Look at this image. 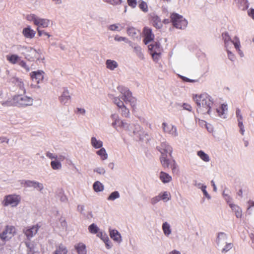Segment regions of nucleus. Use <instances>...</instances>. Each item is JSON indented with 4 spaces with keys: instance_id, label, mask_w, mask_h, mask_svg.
<instances>
[{
    "instance_id": "nucleus-1",
    "label": "nucleus",
    "mask_w": 254,
    "mask_h": 254,
    "mask_svg": "<svg viewBox=\"0 0 254 254\" xmlns=\"http://www.w3.org/2000/svg\"><path fill=\"white\" fill-rule=\"evenodd\" d=\"M193 100L197 105V111L203 114H210V109L213 104V101L210 96L206 93L193 95Z\"/></svg>"
},
{
    "instance_id": "nucleus-2",
    "label": "nucleus",
    "mask_w": 254,
    "mask_h": 254,
    "mask_svg": "<svg viewBox=\"0 0 254 254\" xmlns=\"http://www.w3.org/2000/svg\"><path fill=\"white\" fill-rule=\"evenodd\" d=\"M117 89L122 94V99L125 103H129L133 109L136 105V100L132 96L131 93L127 88L123 86H119Z\"/></svg>"
},
{
    "instance_id": "nucleus-3",
    "label": "nucleus",
    "mask_w": 254,
    "mask_h": 254,
    "mask_svg": "<svg viewBox=\"0 0 254 254\" xmlns=\"http://www.w3.org/2000/svg\"><path fill=\"white\" fill-rule=\"evenodd\" d=\"M14 104L16 106L26 107L31 106L33 104V99L25 95H17L13 97Z\"/></svg>"
},
{
    "instance_id": "nucleus-4",
    "label": "nucleus",
    "mask_w": 254,
    "mask_h": 254,
    "mask_svg": "<svg viewBox=\"0 0 254 254\" xmlns=\"http://www.w3.org/2000/svg\"><path fill=\"white\" fill-rule=\"evenodd\" d=\"M171 21L174 27L178 29H184L187 26V21L183 17L176 13H173L170 16Z\"/></svg>"
},
{
    "instance_id": "nucleus-5",
    "label": "nucleus",
    "mask_w": 254,
    "mask_h": 254,
    "mask_svg": "<svg viewBox=\"0 0 254 254\" xmlns=\"http://www.w3.org/2000/svg\"><path fill=\"white\" fill-rule=\"evenodd\" d=\"M16 233V228L10 225H6L4 229L0 233V239L5 243L10 240Z\"/></svg>"
},
{
    "instance_id": "nucleus-6",
    "label": "nucleus",
    "mask_w": 254,
    "mask_h": 254,
    "mask_svg": "<svg viewBox=\"0 0 254 254\" xmlns=\"http://www.w3.org/2000/svg\"><path fill=\"white\" fill-rule=\"evenodd\" d=\"M26 19L28 21H33L34 24L39 28V27H48L50 22L49 19L39 18L34 14L27 15Z\"/></svg>"
},
{
    "instance_id": "nucleus-7",
    "label": "nucleus",
    "mask_w": 254,
    "mask_h": 254,
    "mask_svg": "<svg viewBox=\"0 0 254 254\" xmlns=\"http://www.w3.org/2000/svg\"><path fill=\"white\" fill-rule=\"evenodd\" d=\"M21 197L19 195L10 194L5 196L3 203L4 206L11 205L12 207L17 206L20 202Z\"/></svg>"
},
{
    "instance_id": "nucleus-8",
    "label": "nucleus",
    "mask_w": 254,
    "mask_h": 254,
    "mask_svg": "<svg viewBox=\"0 0 254 254\" xmlns=\"http://www.w3.org/2000/svg\"><path fill=\"white\" fill-rule=\"evenodd\" d=\"M148 50L153 60L157 61L161 55L160 44L157 42L150 44Z\"/></svg>"
},
{
    "instance_id": "nucleus-9",
    "label": "nucleus",
    "mask_w": 254,
    "mask_h": 254,
    "mask_svg": "<svg viewBox=\"0 0 254 254\" xmlns=\"http://www.w3.org/2000/svg\"><path fill=\"white\" fill-rule=\"evenodd\" d=\"M111 118L114 120L113 122L112 123V126L116 129H118V128L125 129H128L129 125L126 122H125L123 120L119 119L117 116H116L115 115H112L111 116Z\"/></svg>"
},
{
    "instance_id": "nucleus-10",
    "label": "nucleus",
    "mask_w": 254,
    "mask_h": 254,
    "mask_svg": "<svg viewBox=\"0 0 254 254\" xmlns=\"http://www.w3.org/2000/svg\"><path fill=\"white\" fill-rule=\"evenodd\" d=\"M114 102L115 104L118 106L119 109H121L122 116L126 118L129 117V111L125 106L124 102L118 97L115 98Z\"/></svg>"
},
{
    "instance_id": "nucleus-11",
    "label": "nucleus",
    "mask_w": 254,
    "mask_h": 254,
    "mask_svg": "<svg viewBox=\"0 0 254 254\" xmlns=\"http://www.w3.org/2000/svg\"><path fill=\"white\" fill-rule=\"evenodd\" d=\"M40 226L38 224L31 227H27L23 229V232L28 239H30L35 235Z\"/></svg>"
},
{
    "instance_id": "nucleus-12",
    "label": "nucleus",
    "mask_w": 254,
    "mask_h": 254,
    "mask_svg": "<svg viewBox=\"0 0 254 254\" xmlns=\"http://www.w3.org/2000/svg\"><path fill=\"white\" fill-rule=\"evenodd\" d=\"M143 35L144 37L143 42L145 45L154 40V35L150 28L144 27L143 29Z\"/></svg>"
},
{
    "instance_id": "nucleus-13",
    "label": "nucleus",
    "mask_w": 254,
    "mask_h": 254,
    "mask_svg": "<svg viewBox=\"0 0 254 254\" xmlns=\"http://www.w3.org/2000/svg\"><path fill=\"white\" fill-rule=\"evenodd\" d=\"M149 20L156 28L160 29L162 27V23L160 18L155 13H151L149 15Z\"/></svg>"
},
{
    "instance_id": "nucleus-14",
    "label": "nucleus",
    "mask_w": 254,
    "mask_h": 254,
    "mask_svg": "<svg viewBox=\"0 0 254 254\" xmlns=\"http://www.w3.org/2000/svg\"><path fill=\"white\" fill-rule=\"evenodd\" d=\"M43 72L41 70L32 71L30 73L31 78L32 81H35L37 83H39L40 81L43 80L44 76Z\"/></svg>"
},
{
    "instance_id": "nucleus-15",
    "label": "nucleus",
    "mask_w": 254,
    "mask_h": 254,
    "mask_svg": "<svg viewBox=\"0 0 254 254\" xmlns=\"http://www.w3.org/2000/svg\"><path fill=\"white\" fill-rule=\"evenodd\" d=\"M236 117L238 122V127L240 129V132L242 135L244 134L245 132L244 126L243 125V117L241 113V110L239 109H237L236 111Z\"/></svg>"
},
{
    "instance_id": "nucleus-16",
    "label": "nucleus",
    "mask_w": 254,
    "mask_h": 254,
    "mask_svg": "<svg viewBox=\"0 0 254 254\" xmlns=\"http://www.w3.org/2000/svg\"><path fill=\"white\" fill-rule=\"evenodd\" d=\"M163 130L165 132L172 134L174 136L177 135V132L176 127L172 125H168L165 123H163Z\"/></svg>"
},
{
    "instance_id": "nucleus-17",
    "label": "nucleus",
    "mask_w": 254,
    "mask_h": 254,
    "mask_svg": "<svg viewBox=\"0 0 254 254\" xmlns=\"http://www.w3.org/2000/svg\"><path fill=\"white\" fill-rule=\"evenodd\" d=\"M35 34L36 32L32 29L29 26L22 30V34L26 38L32 39L34 37Z\"/></svg>"
},
{
    "instance_id": "nucleus-18",
    "label": "nucleus",
    "mask_w": 254,
    "mask_h": 254,
    "mask_svg": "<svg viewBox=\"0 0 254 254\" xmlns=\"http://www.w3.org/2000/svg\"><path fill=\"white\" fill-rule=\"evenodd\" d=\"M159 151L161 154L169 153L171 154L172 148L166 142H162L159 147Z\"/></svg>"
},
{
    "instance_id": "nucleus-19",
    "label": "nucleus",
    "mask_w": 254,
    "mask_h": 254,
    "mask_svg": "<svg viewBox=\"0 0 254 254\" xmlns=\"http://www.w3.org/2000/svg\"><path fill=\"white\" fill-rule=\"evenodd\" d=\"M60 102L65 105L70 100L69 92L67 90H64L62 95L59 97Z\"/></svg>"
},
{
    "instance_id": "nucleus-20",
    "label": "nucleus",
    "mask_w": 254,
    "mask_h": 254,
    "mask_svg": "<svg viewBox=\"0 0 254 254\" xmlns=\"http://www.w3.org/2000/svg\"><path fill=\"white\" fill-rule=\"evenodd\" d=\"M129 45L131 46L133 49V52L140 59L144 58L143 54L142 52V49L139 46L136 44H133L131 42L129 43Z\"/></svg>"
},
{
    "instance_id": "nucleus-21",
    "label": "nucleus",
    "mask_w": 254,
    "mask_h": 254,
    "mask_svg": "<svg viewBox=\"0 0 254 254\" xmlns=\"http://www.w3.org/2000/svg\"><path fill=\"white\" fill-rule=\"evenodd\" d=\"M110 236L112 239L117 242H121L122 241L121 235L116 230H110Z\"/></svg>"
},
{
    "instance_id": "nucleus-22",
    "label": "nucleus",
    "mask_w": 254,
    "mask_h": 254,
    "mask_svg": "<svg viewBox=\"0 0 254 254\" xmlns=\"http://www.w3.org/2000/svg\"><path fill=\"white\" fill-rule=\"evenodd\" d=\"M74 248L78 254H87V251L85 244L82 243H79L75 245Z\"/></svg>"
},
{
    "instance_id": "nucleus-23",
    "label": "nucleus",
    "mask_w": 254,
    "mask_h": 254,
    "mask_svg": "<svg viewBox=\"0 0 254 254\" xmlns=\"http://www.w3.org/2000/svg\"><path fill=\"white\" fill-rule=\"evenodd\" d=\"M229 206L235 212L236 216L238 218H241L242 216V211L240 207L233 203H229Z\"/></svg>"
},
{
    "instance_id": "nucleus-24",
    "label": "nucleus",
    "mask_w": 254,
    "mask_h": 254,
    "mask_svg": "<svg viewBox=\"0 0 254 254\" xmlns=\"http://www.w3.org/2000/svg\"><path fill=\"white\" fill-rule=\"evenodd\" d=\"M159 178L163 183H169L172 180L171 176L163 171L160 172Z\"/></svg>"
},
{
    "instance_id": "nucleus-25",
    "label": "nucleus",
    "mask_w": 254,
    "mask_h": 254,
    "mask_svg": "<svg viewBox=\"0 0 254 254\" xmlns=\"http://www.w3.org/2000/svg\"><path fill=\"white\" fill-rule=\"evenodd\" d=\"M68 251L66 248L63 244H60L56 247L53 254H67Z\"/></svg>"
},
{
    "instance_id": "nucleus-26",
    "label": "nucleus",
    "mask_w": 254,
    "mask_h": 254,
    "mask_svg": "<svg viewBox=\"0 0 254 254\" xmlns=\"http://www.w3.org/2000/svg\"><path fill=\"white\" fill-rule=\"evenodd\" d=\"M25 184L27 187H32L35 188H38L40 190H41L43 188V185L42 184L34 181H26Z\"/></svg>"
},
{
    "instance_id": "nucleus-27",
    "label": "nucleus",
    "mask_w": 254,
    "mask_h": 254,
    "mask_svg": "<svg viewBox=\"0 0 254 254\" xmlns=\"http://www.w3.org/2000/svg\"><path fill=\"white\" fill-rule=\"evenodd\" d=\"M6 60L12 64H15L20 60V57L16 55H8L6 56Z\"/></svg>"
},
{
    "instance_id": "nucleus-28",
    "label": "nucleus",
    "mask_w": 254,
    "mask_h": 254,
    "mask_svg": "<svg viewBox=\"0 0 254 254\" xmlns=\"http://www.w3.org/2000/svg\"><path fill=\"white\" fill-rule=\"evenodd\" d=\"M97 236L100 237L104 241L107 249H109L111 248V242L106 235H103L102 232H99V233L97 234Z\"/></svg>"
},
{
    "instance_id": "nucleus-29",
    "label": "nucleus",
    "mask_w": 254,
    "mask_h": 254,
    "mask_svg": "<svg viewBox=\"0 0 254 254\" xmlns=\"http://www.w3.org/2000/svg\"><path fill=\"white\" fill-rule=\"evenodd\" d=\"M167 153L161 154V156L160 157V161L164 168H168L169 165V160L167 158Z\"/></svg>"
},
{
    "instance_id": "nucleus-30",
    "label": "nucleus",
    "mask_w": 254,
    "mask_h": 254,
    "mask_svg": "<svg viewBox=\"0 0 254 254\" xmlns=\"http://www.w3.org/2000/svg\"><path fill=\"white\" fill-rule=\"evenodd\" d=\"M107 67L110 70H114L118 66V63L115 61L111 60H107L106 62Z\"/></svg>"
},
{
    "instance_id": "nucleus-31",
    "label": "nucleus",
    "mask_w": 254,
    "mask_h": 254,
    "mask_svg": "<svg viewBox=\"0 0 254 254\" xmlns=\"http://www.w3.org/2000/svg\"><path fill=\"white\" fill-rule=\"evenodd\" d=\"M27 49V51L29 52V54H27V56L29 58V59L33 60L35 58H36L38 53L36 50L32 48H26Z\"/></svg>"
},
{
    "instance_id": "nucleus-32",
    "label": "nucleus",
    "mask_w": 254,
    "mask_h": 254,
    "mask_svg": "<svg viewBox=\"0 0 254 254\" xmlns=\"http://www.w3.org/2000/svg\"><path fill=\"white\" fill-rule=\"evenodd\" d=\"M125 25L120 23L114 24L110 25L108 29L111 31H120L122 29L124 28Z\"/></svg>"
},
{
    "instance_id": "nucleus-33",
    "label": "nucleus",
    "mask_w": 254,
    "mask_h": 254,
    "mask_svg": "<svg viewBox=\"0 0 254 254\" xmlns=\"http://www.w3.org/2000/svg\"><path fill=\"white\" fill-rule=\"evenodd\" d=\"M92 145L95 148H100L103 145L102 141L97 140L95 137H92L91 139Z\"/></svg>"
},
{
    "instance_id": "nucleus-34",
    "label": "nucleus",
    "mask_w": 254,
    "mask_h": 254,
    "mask_svg": "<svg viewBox=\"0 0 254 254\" xmlns=\"http://www.w3.org/2000/svg\"><path fill=\"white\" fill-rule=\"evenodd\" d=\"M93 189L96 192L101 191L103 190L104 186L100 182L96 181L93 184Z\"/></svg>"
},
{
    "instance_id": "nucleus-35",
    "label": "nucleus",
    "mask_w": 254,
    "mask_h": 254,
    "mask_svg": "<svg viewBox=\"0 0 254 254\" xmlns=\"http://www.w3.org/2000/svg\"><path fill=\"white\" fill-rule=\"evenodd\" d=\"M96 153L100 156L103 160L106 159L108 157V154L106 153V150L104 148H101L99 150L97 151Z\"/></svg>"
},
{
    "instance_id": "nucleus-36",
    "label": "nucleus",
    "mask_w": 254,
    "mask_h": 254,
    "mask_svg": "<svg viewBox=\"0 0 254 254\" xmlns=\"http://www.w3.org/2000/svg\"><path fill=\"white\" fill-rule=\"evenodd\" d=\"M238 2L240 3L238 6L241 8L242 10H245L248 9L249 3L247 0H237Z\"/></svg>"
},
{
    "instance_id": "nucleus-37",
    "label": "nucleus",
    "mask_w": 254,
    "mask_h": 254,
    "mask_svg": "<svg viewBox=\"0 0 254 254\" xmlns=\"http://www.w3.org/2000/svg\"><path fill=\"white\" fill-rule=\"evenodd\" d=\"M162 229L164 232V233L165 235L168 236L171 234V229L170 225L167 222H165L163 224Z\"/></svg>"
},
{
    "instance_id": "nucleus-38",
    "label": "nucleus",
    "mask_w": 254,
    "mask_h": 254,
    "mask_svg": "<svg viewBox=\"0 0 254 254\" xmlns=\"http://www.w3.org/2000/svg\"><path fill=\"white\" fill-rule=\"evenodd\" d=\"M197 155L204 161L208 162L209 161V157L208 155L202 151H199L197 152Z\"/></svg>"
},
{
    "instance_id": "nucleus-39",
    "label": "nucleus",
    "mask_w": 254,
    "mask_h": 254,
    "mask_svg": "<svg viewBox=\"0 0 254 254\" xmlns=\"http://www.w3.org/2000/svg\"><path fill=\"white\" fill-rule=\"evenodd\" d=\"M89 231L92 234H99L98 233L99 231V228L96 225L93 223L90 225L88 227Z\"/></svg>"
},
{
    "instance_id": "nucleus-40",
    "label": "nucleus",
    "mask_w": 254,
    "mask_h": 254,
    "mask_svg": "<svg viewBox=\"0 0 254 254\" xmlns=\"http://www.w3.org/2000/svg\"><path fill=\"white\" fill-rule=\"evenodd\" d=\"M127 34L131 37H134L138 32V30L134 27H129L127 29Z\"/></svg>"
},
{
    "instance_id": "nucleus-41",
    "label": "nucleus",
    "mask_w": 254,
    "mask_h": 254,
    "mask_svg": "<svg viewBox=\"0 0 254 254\" xmlns=\"http://www.w3.org/2000/svg\"><path fill=\"white\" fill-rule=\"evenodd\" d=\"M51 165L54 170L60 169L62 167L61 163L57 161H53L51 162Z\"/></svg>"
},
{
    "instance_id": "nucleus-42",
    "label": "nucleus",
    "mask_w": 254,
    "mask_h": 254,
    "mask_svg": "<svg viewBox=\"0 0 254 254\" xmlns=\"http://www.w3.org/2000/svg\"><path fill=\"white\" fill-rule=\"evenodd\" d=\"M26 247L29 249V252L32 253H34L37 252V249H36L34 245L32 243H25Z\"/></svg>"
},
{
    "instance_id": "nucleus-43",
    "label": "nucleus",
    "mask_w": 254,
    "mask_h": 254,
    "mask_svg": "<svg viewBox=\"0 0 254 254\" xmlns=\"http://www.w3.org/2000/svg\"><path fill=\"white\" fill-rule=\"evenodd\" d=\"M120 197V194L117 191H115L111 193V194L109 196L108 199L109 200H114L116 198H118Z\"/></svg>"
},
{
    "instance_id": "nucleus-44",
    "label": "nucleus",
    "mask_w": 254,
    "mask_h": 254,
    "mask_svg": "<svg viewBox=\"0 0 254 254\" xmlns=\"http://www.w3.org/2000/svg\"><path fill=\"white\" fill-rule=\"evenodd\" d=\"M227 239L226 235L224 233H220L218 234L217 237V243L219 244L222 240L223 242H225Z\"/></svg>"
},
{
    "instance_id": "nucleus-45",
    "label": "nucleus",
    "mask_w": 254,
    "mask_h": 254,
    "mask_svg": "<svg viewBox=\"0 0 254 254\" xmlns=\"http://www.w3.org/2000/svg\"><path fill=\"white\" fill-rule=\"evenodd\" d=\"M138 6L139 8L144 12H147L148 11L147 4L145 2L143 1H141L140 2Z\"/></svg>"
},
{
    "instance_id": "nucleus-46",
    "label": "nucleus",
    "mask_w": 254,
    "mask_h": 254,
    "mask_svg": "<svg viewBox=\"0 0 254 254\" xmlns=\"http://www.w3.org/2000/svg\"><path fill=\"white\" fill-rule=\"evenodd\" d=\"M222 37L224 41L225 44H227L230 41H232L231 39L227 32H224L222 34Z\"/></svg>"
},
{
    "instance_id": "nucleus-47",
    "label": "nucleus",
    "mask_w": 254,
    "mask_h": 254,
    "mask_svg": "<svg viewBox=\"0 0 254 254\" xmlns=\"http://www.w3.org/2000/svg\"><path fill=\"white\" fill-rule=\"evenodd\" d=\"M115 40L118 42H121V41H124L126 43H130L131 42L129 41L127 38L119 36L118 35H117L115 37Z\"/></svg>"
},
{
    "instance_id": "nucleus-48",
    "label": "nucleus",
    "mask_w": 254,
    "mask_h": 254,
    "mask_svg": "<svg viewBox=\"0 0 254 254\" xmlns=\"http://www.w3.org/2000/svg\"><path fill=\"white\" fill-rule=\"evenodd\" d=\"M232 42L234 45L235 48L237 50L240 51V42L239 39L237 37L234 38V40L232 41Z\"/></svg>"
},
{
    "instance_id": "nucleus-49",
    "label": "nucleus",
    "mask_w": 254,
    "mask_h": 254,
    "mask_svg": "<svg viewBox=\"0 0 254 254\" xmlns=\"http://www.w3.org/2000/svg\"><path fill=\"white\" fill-rule=\"evenodd\" d=\"M161 199L167 201L170 199V193L167 192H164L162 194H159Z\"/></svg>"
},
{
    "instance_id": "nucleus-50",
    "label": "nucleus",
    "mask_w": 254,
    "mask_h": 254,
    "mask_svg": "<svg viewBox=\"0 0 254 254\" xmlns=\"http://www.w3.org/2000/svg\"><path fill=\"white\" fill-rule=\"evenodd\" d=\"M227 105H225V104H222L221 105V107L217 109V112L219 113H220L221 114L223 115L225 111H227Z\"/></svg>"
},
{
    "instance_id": "nucleus-51",
    "label": "nucleus",
    "mask_w": 254,
    "mask_h": 254,
    "mask_svg": "<svg viewBox=\"0 0 254 254\" xmlns=\"http://www.w3.org/2000/svg\"><path fill=\"white\" fill-rule=\"evenodd\" d=\"M37 31L38 32V35L40 37L42 35H44L47 36L49 38L51 36L48 33H47L43 30H40L39 27H37Z\"/></svg>"
},
{
    "instance_id": "nucleus-52",
    "label": "nucleus",
    "mask_w": 254,
    "mask_h": 254,
    "mask_svg": "<svg viewBox=\"0 0 254 254\" xmlns=\"http://www.w3.org/2000/svg\"><path fill=\"white\" fill-rule=\"evenodd\" d=\"M16 81H17V85L18 86V87H19V88L20 89H21L22 91H23V93H26V90L24 87V83L22 81L18 80V79H17L16 80Z\"/></svg>"
},
{
    "instance_id": "nucleus-53",
    "label": "nucleus",
    "mask_w": 254,
    "mask_h": 254,
    "mask_svg": "<svg viewBox=\"0 0 254 254\" xmlns=\"http://www.w3.org/2000/svg\"><path fill=\"white\" fill-rule=\"evenodd\" d=\"M105 2L110 4L115 5L121 3V0H104Z\"/></svg>"
},
{
    "instance_id": "nucleus-54",
    "label": "nucleus",
    "mask_w": 254,
    "mask_h": 254,
    "mask_svg": "<svg viewBox=\"0 0 254 254\" xmlns=\"http://www.w3.org/2000/svg\"><path fill=\"white\" fill-rule=\"evenodd\" d=\"M233 247V244L232 243H228L226 244L225 247L222 250V252H227L231 249Z\"/></svg>"
},
{
    "instance_id": "nucleus-55",
    "label": "nucleus",
    "mask_w": 254,
    "mask_h": 254,
    "mask_svg": "<svg viewBox=\"0 0 254 254\" xmlns=\"http://www.w3.org/2000/svg\"><path fill=\"white\" fill-rule=\"evenodd\" d=\"M2 105L3 106H15V105L14 104V100H13V98L10 101H7L6 102H3Z\"/></svg>"
},
{
    "instance_id": "nucleus-56",
    "label": "nucleus",
    "mask_w": 254,
    "mask_h": 254,
    "mask_svg": "<svg viewBox=\"0 0 254 254\" xmlns=\"http://www.w3.org/2000/svg\"><path fill=\"white\" fill-rule=\"evenodd\" d=\"M127 3L129 6L134 8L136 5V0H127Z\"/></svg>"
},
{
    "instance_id": "nucleus-57",
    "label": "nucleus",
    "mask_w": 254,
    "mask_h": 254,
    "mask_svg": "<svg viewBox=\"0 0 254 254\" xmlns=\"http://www.w3.org/2000/svg\"><path fill=\"white\" fill-rule=\"evenodd\" d=\"M182 107L184 110H186L189 111H191L192 110L191 106L187 103H184L182 105Z\"/></svg>"
},
{
    "instance_id": "nucleus-58",
    "label": "nucleus",
    "mask_w": 254,
    "mask_h": 254,
    "mask_svg": "<svg viewBox=\"0 0 254 254\" xmlns=\"http://www.w3.org/2000/svg\"><path fill=\"white\" fill-rule=\"evenodd\" d=\"M19 64L24 68L26 69L27 70H29V67L27 65L26 63L24 61H21L19 62Z\"/></svg>"
},
{
    "instance_id": "nucleus-59",
    "label": "nucleus",
    "mask_w": 254,
    "mask_h": 254,
    "mask_svg": "<svg viewBox=\"0 0 254 254\" xmlns=\"http://www.w3.org/2000/svg\"><path fill=\"white\" fill-rule=\"evenodd\" d=\"M161 200V197L160 195L154 197L151 199V203L152 204H155L160 201Z\"/></svg>"
},
{
    "instance_id": "nucleus-60",
    "label": "nucleus",
    "mask_w": 254,
    "mask_h": 254,
    "mask_svg": "<svg viewBox=\"0 0 254 254\" xmlns=\"http://www.w3.org/2000/svg\"><path fill=\"white\" fill-rule=\"evenodd\" d=\"M171 168H172L173 173H175L176 172H177L178 169H177V165H176V162L174 161H173V163L171 164Z\"/></svg>"
},
{
    "instance_id": "nucleus-61",
    "label": "nucleus",
    "mask_w": 254,
    "mask_h": 254,
    "mask_svg": "<svg viewBox=\"0 0 254 254\" xmlns=\"http://www.w3.org/2000/svg\"><path fill=\"white\" fill-rule=\"evenodd\" d=\"M46 156L47 157H49L51 159L57 158V156H54L52 153H50L49 152L46 153Z\"/></svg>"
},
{
    "instance_id": "nucleus-62",
    "label": "nucleus",
    "mask_w": 254,
    "mask_h": 254,
    "mask_svg": "<svg viewBox=\"0 0 254 254\" xmlns=\"http://www.w3.org/2000/svg\"><path fill=\"white\" fill-rule=\"evenodd\" d=\"M248 15L254 19V9H251L248 11Z\"/></svg>"
},
{
    "instance_id": "nucleus-63",
    "label": "nucleus",
    "mask_w": 254,
    "mask_h": 254,
    "mask_svg": "<svg viewBox=\"0 0 254 254\" xmlns=\"http://www.w3.org/2000/svg\"><path fill=\"white\" fill-rule=\"evenodd\" d=\"M248 203H249V206L248 208V210L250 209L252 207L254 206V201H252V200H249L248 201Z\"/></svg>"
},
{
    "instance_id": "nucleus-64",
    "label": "nucleus",
    "mask_w": 254,
    "mask_h": 254,
    "mask_svg": "<svg viewBox=\"0 0 254 254\" xmlns=\"http://www.w3.org/2000/svg\"><path fill=\"white\" fill-rule=\"evenodd\" d=\"M78 111V113L81 114H84L85 113V110L84 109L82 108H77V109Z\"/></svg>"
}]
</instances>
